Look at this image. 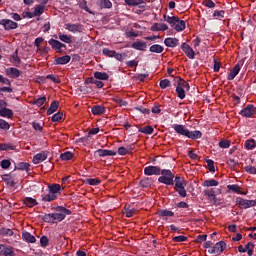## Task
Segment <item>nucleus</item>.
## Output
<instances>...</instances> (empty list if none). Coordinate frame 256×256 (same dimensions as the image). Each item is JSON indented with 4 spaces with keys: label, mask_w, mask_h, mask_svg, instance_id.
Returning a JSON list of instances; mask_svg holds the SVG:
<instances>
[{
    "label": "nucleus",
    "mask_w": 256,
    "mask_h": 256,
    "mask_svg": "<svg viewBox=\"0 0 256 256\" xmlns=\"http://www.w3.org/2000/svg\"><path fill=\"white\" fill-rule=\"evenodd\" d=\"M164 21L169 23V25L175 29V31L181 32L185 31L186 23L184 20L179 19L177 16H167L164 15Z\"/></svg>",
    "instance_id": "nucleus-1"
},
{
    "label": "nucleus",
    "mask_w": 256,
    "mask_h": 256,
    "mask_svg": "<svg viewBox=\"0 0 256 256\" xmlns=\"http://www.w3.org/2000/svg\"><path fill=\"white\" fill-rule=\"evenodd\" d=\"M187 184L185 183V179L180 176L174 177V191L180 195V197L185 198L187 197V190L185 189Z\"/></svg>",
    "instance_id": "nucleus-2"
},
{
    "label": "nucleus",
    "mask_w": 256,
    "mask_h": 256,
    "mask_svg": "<svg viewBox=\"0 0 256 256\" xmlns=\"http://www.w3.org/2000/svg\"><path fill=\"white\" fill-rule=\"evenodd\" d=\"M160 175L158 183H163V185H174L175 174L171 170H160Z\"/></svg>",
    "instance_id": "nucleus-3"
},
{
    "label": "nucleus",
    "mask_w": 256,
    "mask_h": 256,
    "mask_svg": "<svg viewBox=\"0 0 256 256\" xmlns=\"http://www.w3.org/2000/svg\"><path fill=\"white\" fill-rule=\"evenodd\" d=\"M67 215H71V210L63 206H58L56 207V213H52V218L53 221H58L61 223V221H63Z\"/></svg>",
    "instance_id": "nucleus-4"
},
{
    "label": "nucleus",
    "mask_w": 256,
    "mask_h": 256,
    "mask_svg": "<svg viewBox=\"0 0 256 256\" xmlns=\"http://www.w3.org/2000/svg\"><path fill=\"white\" fill-rule=\"evenodd\" d=\"M225 249H227V243H225V241H219L212 248L208 249V253H210V255L219 256Z\"/></svg>",
    "instance_id": "nucleus-5"
},
{
    "label": "nucleus",
    "mask_w": 256,
    "mask_h": 256,
    "mask_svg": "<svg viewBox=\"0 0 256 256\" xmlns=\"http://www.w3.org/2000/svg\"><path fill=\"white\" fill-rule=\"evenodd\" d=\"M0 25L4 27L5 31H13V29H17V27H19V24L11 19H1Z\"/></svg>",
    "instance_id": "nucleus-6"
},
{
    "label": "nucleus",
    "mask_w": 256,
    "mask_h": 256,
    "mask_svg": "<svg viewBox=\"0 0 256 256\" xmlns=\"http://www.w3.org/2000/svg\"><path fill=\"white\" fill-rule=\"evenodd\" d=\"M172 129H174L175 133H177V135H180V137L187 138L189 135V129L183 124H173Z\"/></svg>",
    "instance_id": "nucleus-7"
},
{
    "label": "nucleus",
    "mask_w": 256,
    "mask_h": 256,
    "mask_svg": "<svg viewBox=\"0 0 256 256\" xmlns=\"http://www.w3.org/2000/svg\"><path fill=\"white\" fill-rule=\"evenodd\" d=\"M49 45L54 49L57 53H63V49H67V45L61 43L59 40H55L51 38L48 41Z\"/></svg>",
    "instance_id": "nucleus-8"
},
{
    "label": "nucleus",
    "mask_w": 256,
    "mask_h": 256,
    "mask_svg": "<svg viewBox=\"0 0 256 256\" xmlns=\"http://www.w3.org/2000/svg\"><path fill=\"white\" fill-rule=\"evenodd\" d=\"M256 113V107L253 104H248L244 109L239 113L242 117L250 118L253 117Z\"/></svg>",
    "instance_id": "nucleus-9"
},
{
    "label": "nucleus",
    "mask_w": 256,
    "mask_h": 256,
    "mask_svg": "<svg viewBox=\"0 0 256 256\" xmlns=\"http://www.w3.org/2000/svg\"><path fill=\"white\" fill-rule=\"evenodd\" d=\"M237 205H239L240 209H250V207L256 206L255 200H245L243 198H237Z\"/></svg>",
    "instance_id": "nucleus-10"
},
{
    "label": "nucleus",
    "mask_w": 256,
    "mask_h": 256,
    "mask_svg": "<svg viewBox=\"0 0 256 256\" xmlns=\"http://www.w3.org/2000/svg\"><path fill=\"white\" fill-rule=\"evenodd\" d=\"M65 27L70 33H83V25L80 23H67L65 24Z\"/></svg>",
    "instance_id": "nucleus-11"
},
{
    "label": "nucleus",
    "mask_w": 256,
    "mask_h": 256,
    "mask_svg": "<svg viewBox=\"0 0 256 256\" xmlns=\"http://www.w3.org/2000/svg\"><path fill=\"white\" fill-rule=\"evenodd\" d=\"M144 175L150 177L151 175H161V168L159 166H148L144 168Z\"/></svg>",
    "instance_id": "nucleus-12"
},
{
    "label": "nucleus",
    "mask_w": 256,
    "mask_h": 256,
    "mask_svg": "<svg viewBox=\"0 0 256 256\" xmlns=\"http://www.w3.org/2000/svg\"><path fill=\"white\" fill-rule=\"evenodd\" d=\"M181 49L183 53H185V55L188 57V59H195V51L193 50V48H191V46H189V44L185 42L182 43Z\"/></svg>",
    "instance_id": "nucleus-13"
},
{
    "label": "nucleus",
    "mask_w": 256,
    "mask_h": 256,
    "mask_svg": "<svg viewBox=\"0 0 256 256\" xmlns=\"http://www.w3.org/2000/svg\"><path fill=\"white\" fill-rule=\"evenodd\" d=\"M47 157H49L48 152L42 151L33 157L32 162L34 163V165H39V163H43V161H46Z\"/></svg>",
    "instance_id": "nucleus-14"
},
{
    "label": "nucleus",
    "mask_w": 256,
    "mask_h": 256,
    "mask_svg": "<svg viewBox=\"0 0 256 256\" xmlns=\"http://www.w3.org/2000/svg\"><path fill=\"white\" fill-rule=\"evenodd\" d=\"M95 155H98V157H115L117 152L113 150L98 149L95 151Z\"/></svg>",
    "instance_id": "nucleus-15"
},
{
    "label": "nucleus",
    "mask_w": 256,
    "mask_h": 256,
    "mask_svg": "<svg viewBox=\"0 0 256 256\" xmlns=\"http://www.w3.org/2000/svg\"><path fill=\"white\" fill-rule=\"evenodd\" d=\"M174 81L176 83V87H180L182 89H185L186 91H189V89H191V86L189 85V83H187V81H185L179 76L175 77Z\"/></svg>",
    "instance_id": "nucleus-16"
},
{
    "label": "nucleus",
    "mask_w": 256,
    "mask_h": 256,
    "mask_svg": "<svg viewBox=\"0 0 256 256\" xmlns=\"http://www.w3.org/2000/svg\"><path fill=\"white\" fill-rule=\"evenodd\" d=\"M239 71H241V65L236 64L235 67L228 72L227 80L233 81V79L239 75Z\"/></svg>",
    "instance_id": "nucleus-17"
},
{
    "label": "nucleus",
    "mask_w": 256,
    "mask_h": 256,
    "mask_svg": "<svg viewBox=\"0 0 256 256\" xmlns=\"http://www.w3.org/2000/svg\"><path fill=\"white\" fill-rule=\"evenodd\" d=\"M6 75L12 79H18V77H21V71L17 68L10 67L6 69Z\"/></svg>",
    "instance_id": "nucleus-18"
},
{
    "label": "nucleus",
    "mask_w": 256,
    "mask_h": 256,
    "mask_svg": "<svg viewBox=\"0 0 256 256\" xmlns=\"http://www.w3.org/2000/svg\"><path fill=\"white\" fill-rule=\"evenodd\" d=\"M71 61V57L69 55H64L58 58H55L54 65H67Z\"/></svg>",
    "instance_id": "nucleus-19"
},
{
    "label": "nucleus",
    "mask_w": 256,
    "mask_h": 256,
    "mask_svg": "<svg viewBox=\"0 0 256 256\" xmlns=\"http://www.w3.org/2000/svg\"><path fill=\"white\" fill-rule=\"evenodd\" d=\"M63 188H61V186L59 184H49L48 185V191L49 193H51L52 195H61V191Z\"/></svg>",
    "instance_id": "nucleus-20"
},
{
    "label": "nucleus",
    "mask_w": 256,
    "mask_h": 256,
    "mask_svg": "<svg viewBox=\"0 0 256 256\" xmlns=\"http://www.w3.org/2000/svg\"><path fill=\"white\" fill-rule=\"evenodd\" d=\"M201 137H203V133L199 130H188V136L187 139H192V141H195L197 139H201Z\"/></svg>",
    "instance_id": "nucleus-21"
},
{
    "label": "nucleus",
    "mask_w": 256,
    "mask_h": 256,
    "mask_svg": "<svg viewBox=\"0 0 256 256\" xmlns=\"http://www.w3.org/2000/svg\"><path fill=\"white\" fill-rule=\"evenodd\" d=\"M102 55H105L106 57H114V59H121V56H119V53L115 52V50H110L109 48H104L102 50Z\"/></svg>",
    "instance_id": "nucleus-22"
},
{
    "label": "nucleus",
    "mask_w": 256,
    "mask_h": 256,
    "mask_svg": "<svg viewBox=\"0 0 256 256\" xmlns=\"http://www.w3.org/2000/svg\"><path fill=\"white\" fill-rule=\"evenodd\" d=\"M164 45H166V47H170L173 49V48L177 47V45H179V39L171 38V37L166 38L164 40Z\"/></svg>",
    "instance_id": "nucleus-23"
},
{
    "label": "nucleus",
    "mask_w": 256,
    "mask_h": 256,
    "mask_svg": "<svg viewBox=\"0 0 256 256\" xmlns=\"http://www.w3.org/2000/svg\"><path fill=\"white\" fill-rule=\"evenodd\" d=\"M3 256H15V251L13 246H7V245H3L2 247V254Z\"/></svg>",
    "instance_id": "nucleus-24"
},
{
    "label": "nucleus",
    "mask_w": 256,
    "mask_h": 256,
    "mask_svg": "<svg viewBox=\"0 0 256 256\" xmlns=\"http://www.w3.org/2000/svg\"><path fill=\"white\" fill-rule=\"evenodd\" d=\"M23 204L26 206V207H35L36 205H39V203L37 202L36 199L32 198V197H25L23 199Z\"/></svg>",
    "instance_id": "nucleus-25"
},
{
    "label": "nucleus",
    "mask_w": 256,
    "mask_h": 256,
    "mask_svg": "<svg viewBox=\"0 0 256 256\" xmlns=\"http://www.w3.org/2000/svg\"><path fill=\"white\" fill-rule=\"evenodd\" d=\"M132 49H136V51H145V49H147V43L136 41L132 44Z\"/></svg>",
    "instance_id": "nucleus-26"
},
{
    "label": "nucleus",
    "mask_w": 256,
    "mask_h": 256,
    "mask_svg": "<svg viewBox=\"0 0 256 256\" xmlns=\"http://www.w3.org/2000/svg\"><path fill=\"white\" fill-rule=\"evenodd\" d=\"M91 111L94 115H105L106 108L105 106L95 105L92 107Z\"/></svg>",
    "instance_id": "nucleus-27"
},
{
    "label": "nucleus",
    "mask_w": 256,
    "mask_h": 256,
    "mask_svg": "<svg viewBox=\"0 0 256 256\" xmlns=\"http://www.w3.org/2000/svg\"><path fill=\"white\" fill-rule=\"evenodd\" d=\"M22 239L23 241H25L26 243H35L37 241V239L35 238V236H33L31 233L29 232H23L22 233Z\"/></svg>",
    "instance_id": "nucleus-28"
},
{
    "label": "nucleus",
    "mask_w": 256,
    "mask_h": 256,
    "mask_svg": "<svg viewBox=\"0 0 256 256\" xmlns=\"http://www.w3.org/2000/svg\"><path fill=\"white\" fill-rule=\"evenodd\" d=\"M97 5L100 9H111L113 7V3L110 0H98Z\"/></svg>",
    "instance_id": "nucleus-29"
},
{
    "label": "nucleus",
    "mask_w": 256,
    "mask_h": 256,
    "mask_svg": "<svg viewBox=\"0 0 256 256\" xmlns=\"http://www.w3.org/2000/svg\"><path fill=\"white\" fill-rule=\"evenodd\" d=\"M167 29H169V26L163 23H155L151 26V31H167Z\"/></svg>",
    "instance_id": "nucleus-30"
},
{
    "label": "nucleus",
    "mask_w": 256,
    "mask_h": 256,
    "mask_svg": "<svg viewBox=\"0 0 256 256\" xmlns=\"http://www.w3.org/2000/svg\"><path fill=\"white\" fill-rule=\"evenodd\" d=\"M59 109V101L54 100L51 102L50 107L47 110V115H53Z\"/></svg>",
    "instance_id": "nucleus-31"
},
{
    "label": "nucleus",
    "mask_w": 256,
    "mask_h": 256,
    "mask_svg": "<svg viewBox=\"0 0 256 256\" xmlns=\"http://www.w3.org/2000/svg\"><path fill=\"white\" fill-rule=\"evenodd\" d=\"M13 110L9 108H2L0 109V117H7V119L13 118Z\"/></svg>",
    "instance_id": "nucleus-32"
},
{
    "label": "nucleus",
    "mask_w": 256,
    "mask_h": 256,
    "mask_svg": "<svg viewBox=\"0 0 256 256\" xmlns=\"http://www.w3.org/2000/svg\"><path fill=\"white\" fill-rule=\"evenodd\" d=\"M157 215H159L162 218L175 217V212L167 210V209H160V210H158Z\"/></svg>",
    "instance_id": "nucleus-33"
},
{
    "label": "nucleus",
    "mask_w": 256,
    "mask_h": 256,
    "mask_svg": "<svg viewBox=\"0 0 256 256\" xmlns=\"http://www.w3.org/2000/svg\"><path fill=\"white\" fill-rule=\"evenodd\" d=\"M94 79H99V81H108L109 80V74L106 72H95L94 73Z\"/></svg>",
    "instance_id": "nucleus-34"
},
{
    "label": "nucleus",
    "mask_w": 256,
    "mask_h": 256,
    "mask_svg": "<svg viewBox=\"0 0 256 256\" xmlns=\"http://www.w3.org/2000/svg\"><path fill=\"white\" fill-rule=\"evenodd\" d=\"M58 38L60 39V41H62L63 43H73V38L67 34H63V33H58Z\"/></svg>",
    "instance_id": "nucleus-35"
},
{
    "label": "nucleus",
    "mask_w": 256,
    "mask_h": 256,
    "mask_svg": "<svg viewBox=\"0 0 256 256\" xmlns=\"http://www.w3.org/2000/svg\"><path fill=\"white\" fill-rule=\"evenodd\" d=\"M153 184V179L151 178H143L140 180V185L141 187H143L144 189H147L148 187H151V185Z\"/></svg>",
    "instance_id": "nucleus-36"
},
{
    "label": "nucleus",
    "mask_w": 256,
    "mask_h": 256,
    "mask_svg": "<svg viewBox=\"0 0 256 256\" xmlns=\"http://www.w3.org/2000/svg\"><path fill=\"white\" fill-rule=\"evenodd\" d=\"M150 53H163L165 51V48L159 44H154L149 49Z\"/></svg>",
    "instance_id": "nucleus-37"
},
{
    "label": "nucleus",
    "mask_w": 256,
    "mask_h": 256,
    "mask_svg": "<svg viewBox=\"0 0 256 256\" xmlns=\"http://www.w3.org/2000/svg\"><path fill=\"white\" fill-rule=\"evenodd\" d=\"M73 157H74V154H72L71 151H66L60 154L61 161H71Z\"/></svg>",
    "instance_id": "nucleus-38"
},
{
    "label": "nucleus",
    "mask_w": 256,
    "mask_h": 256,
    "mask_svg": "<svg viewBox=\"0 0 256 256\" xmlns=\"http://www.w3.org/2000/svg\"><path fill=\"white\" fill-rule=\"evenodd\" d=\"M153 126H145L143 128H139V133H144V135H153Z\"/></svg>",
    "instance_id": "nucleus-39"
},
{
    "label": "nucleus",
    "mask_w": 256,
    "mask_h": 256,
    "mask_svg": "<svg viewBox=\"0 0 256 256\" xmlns=\"http://www.w3.org/2000/svg\"><path fill=\"white\" fill-rule=\"evenodd\" d=\"M44 11H45V6L37 5L35 7L33 15H34V17H41V15H43Z\"/></svg>",
    "instance_id": "nucleus-40"
},
{
    "label": "nucleus",
    "mask_w": 256,
    "mask_h": 256,
    "mask_svg": "<svg viewBox=\"0 0 256 256\" xmlns=\"http://www.w3.org/2000/svg\"><path fill=\"white\" fill-rule=\"evenodd\" d=\"M86 185H93V186H97V185H101V179L99 178H87L85 180Z\"/></svg>",
    "instance_id": "nucleus-41"
},
{
    "label": "nucleus",
    "mask_w": 256,
    "mask_h": 256,
    "mask_svg": "<svg viewBox=\"0 0 256 256\" xmlns=\"http://www.w3.org/2000/svg\"><path fill=\"white\" fill-rule=\"evenodd\" d=\"M245 147L248 151H251L253 149H255L256 147V141L255 139H249L245 141Z\"/></svg>",
    "instance_id": "nucleus-42"
},
{
    "label": "nucleus",
    "mask_w": 256,
    "mask_h": 256,
    "mask_svg": "<svg viewBox=\"0 0 256 256\" xmlns=\"http://www.w3.org/2000/svg\"><path fill=\"white\" fill-rule=\"evenodd\" d=\"M29 167H31V165L27 162H20L15 165V169H18V171H25L29 169Z\"/></svg>",
    "instance_id": "nucleus-43"
},
{
    "label": "nucleus",
    "mask_w": 256,
    "mask_h": 256,
    "mask_svg": "<svg viewBox=\"0 0 256 256\" xmlns=\"http://www.w3.org/2000/svg\"><path fill=\"white\" fill-rule=\"evenodd\" d=\"M219 185V182L215 179L205 180L203 182L204 187H217Z\"/></svg>",
    "instance_id": "nucleus-44"
},
{
    "label": "nucleus",
    "mask_w": 256,
    "mask_h": 256,
    "mask_svg": "<svg viewBox=\"0 0 256 256\" xmlns=\"http://www.w3.org/2000/svg\"><path fill=\"white\" fill-rule=\"evenodd\" d=\"M55 199H57V195H54L51 192L42 197V201L47 203H51V201H55Z\"/></svg>",
    "instance_id": "nucleus-45"
},
{
    "label": "nucleus",
    "mask_w": 256,
    "mask_h": 256,
    "mask_svg": "<svg viewBox=\"0 0 256 256\" xmlns=\"http://www.w3.org/2000/svg\"><path fill=\"white\" fill-rule=\"evenodd\" d=\"M218 145L221 149H229V147H231V141L227 139H221Z\"/></svg>",
    "instance_id": "nucleus-46"
},
{
    "label": "nucleus",
    "mask_w": 256,
    "mask_h": 256,
    "mask_svg": "<svg viewBox=\"0 0 256 256\" xmlns=\"http://www.w3.org/2000/svg\"><path fill=\"white\" fill-rule=\"evenodd\" d=\"M126 5H129V7H135L137 5H142V3H145L143 0H125Z\"/></svg>",
    "instance_id": "nucleus-47"
},
{
    "label": "nucleus",
    "mask_w": 256,
    "mask_h": 256,
    "mask_svg": "<svg viewBox=\"0 0 256 256\" xmlns=\"http://www.w3.org/2000/svg\"><path fill=\"white\" fill-rule=\"evenodd\" d=\"M213 17L215 19H224L225 18V10H215L213 12Z\"/></svg>",
    "instance_id": "nucleus-48"
},
{
    "label": "nucleus",
    "mask_w": 256,
    "mask_h": 256,
    "mask_svg": "<svg viewBox=\"0 0 256 256\" xmlns=\"http://www.w3.org/2000/svg\"><path fill=\"white\" fill-rule=\"evenodd\" d=\"M63 119V112H57L51 118L52 123H59Z\"/></svg>",
    "instance_id": "nucleus-49"
},
{
    "label": "nucleus",
    "mask_w": 256,
    "mask_h": 256,
    "mask_svg": "<svg viewBox=\"0 0 256 256\" xmlns=\"http://www.w3.org/2000/svg\"><path fill=\"white\" fill-rule=\"evenodd\" d=\"M46 101H47V97L43 96L38 99H35L33 102V105H37V107H41L42 105H45Z\"/></svg>",
    "instance_id": "nucleus-50"
},
{
    "label": "nucleus",
    "mask_w": 256,
    "mask_h": 256,
    "mask_svg": "<svg viewBox=\"0 0 256 256\" xmlns=\"http://www.w3.org/2000/svg\"><path fill=\"white\" fill-rule=\"evenodd\" d=\"M185 91H186L185 88L176 86V93L179 99H185Z\"/></svg>",
    "instance_id": "nucleus-51"
},
{
    "label": "nucleus",
    "mask_w": 256,
    "mask_h": 256,
    "mask_svg": "<svg viewBox=\"0 0 256 256\" xmlns=\"http://www.w3.org/2000/svg\"><path fill=\"white\" fill-rule=\"evenodd\" d=\"M0 129H3L4 131H9V129H11V125H9V122L0 119Z\"/></svg>",
    "instance_id": "nucleus-52"
},
{
    "label": "nucleus",
    "mask_w": 256,
    "mask_h": 256,
    "mask_svg": "<svg viewBox=\"0 0 256 256\" xmlns=\"http://www.w3.org/2000/svg\"><path fill=\"white\" fill-rule=\"evenodd\" d=\"M206 163L210 173H215V161L211 159H207Z\"/></svg>",
    "instance_id": "nucleus-53"
},
{
    "label": "nucleus",
    "mask_w": 256,
    "mask_h": 256,
    "mask_svg": "<svg viewBox=\"0 0 256 256\" xmlns=\"http://www.w3.org/2000/svg\"><path fill=\"white\" fill-rule=\"evenodd\" d=\"M227 189L229 190V191H232V193H240L239 192V190L241 189V187H239V185H237V184H230V185H228L227 186Z\"/></svg>",
    "instance_id": "nucleus-54"
},
{
    "label": "nucleus",
    "mask_w": 256,
    "mask_h": 256,
    "mask_svg": "<svg viewBox=\"0 0 256 256\" xmlns=\"http://www.w3.org/2000/svg\"><path fill=\"white\" fill-rule=\"evenodd\" d=\"M42 220L44 221V223H54L53 213L45 214L44 216H42Z\"/></svg>",
    "instance_id": "nucleus-55"
},
{
    "label": "nucleus",
    "mask_w": 256,
    "mask_h": 256,
    "mask_svg": "<svg viewBox=\"0 0 256 256\" xmlns=\"http://www.w3.org/2000/svg\"><path fill=\"white\" fill-rule=\"evenodd\" d=\"M187 239H189V238L187 236H183V235L173 237L174 243H183V242L187 241Z\"/></svg>",
    "instance_id": "nucleus-56"
},
{
    "label": "nucleus",
    "mask_w": 256,
    "mask_h": 256,
    "mask_svg": "<svg viewBox=\"0 0 256 256\" xmlns=\"http://www.w3.org/2000/svg\"><path fill=\"white\" fill-rule=\"evenodd\" d=\"M0 167H2L3 169H9L11 167V160L9 159L2 160L0 163Z\"/></svg>",
    "instance_id": "nucleus-57"
},
{
    "label": "nucleus",
    "mask_w": 256,
    "mask_h": 256,
    "mask_svg": "<svg viewBox=\"0 0 256 256\" xmlns=\"http://www.w3.org/2000/svg\"><path fill=\"white\" fill-rule=\"evenodd\" d=\"M41 247H49V238L47 236H42L40 238Z\"/></svg>",
    "instance_id": "nucleus-58"
},
{
    "label": "nucleus",
    "mask_w": 256,
    "mask_h": 256,
    "mask_svg": "<svg viewBox=\"0 0 256 256\" xmlns=\"http://www.w3.org/2000/svg\"><path fill=\"white\" fill-rule=\"evenodd\" d=\"M0 233H1V235H7L8 237H13V235H14L13 230H11L9 228H2Z\"/></svg>",
    "instance_id": "nucleus-59"
},
{
    "label": "nucleus",
    "mask_w": 256,
    "mask_h": 256,
    "mask_svg": "<svg viewBox=\"0 0 256 256\" xmlns=\"http://www.w3.org/2000/svg\"><path fill=\"white\" fill-rule=\"evenodd\" d=\"M244 171L246 173H249L250 175H256V167L255 166H246L244 168Z\"/></svg>",
    "instance_id": "nucleus-60"
},
{
    "label": "nucleus",
    "mask_w": 256,
    "mask_h": 256,
    "mask_svg": "<svg viewBox=\"0 0 256 256\" xmlns=\"http://www.w3.org/2000/svg\"><path fill=\"white\" fill-rule=\"evenodd\" d=\"M160 87L162 89H167V87H171V81L169 79H164L160 81Z\"/></svg>",
    "instance_id": "nucleus-61"
},
{
    "label": "nucleus",
    "mask_w": 256,
    "mask_h": 256,
    "mask_svg": "<svg viewBox=\"0 0 256 256\" xmlns=\"http://www.w3.org/2000/svg\"><path fill=\"white\" fill-rule=\"evenodd\" d=\"M46 79H50L53 83H61V79H59L58 76H55L53 74H49L46 76Z\"/></svg>",
    "instance_id": "nucleus-62"
},
{
    "label": "nucleus",
    "mask_w": 256,
    "mask_h": 256,
    "mask_svg": "<svg viewBox=\"0 0 256 256\" xmlns=\"http://www.w3.org/2000/svg\"><path fill=\"white\" fill-rule=\"evenodd\" d=\"M227 165H229V167H231L232 169H235V167H237V165H239V162H237V160L230 158L227 161Z\"/></svg>",
    "instance_id": "nucleus-63"
},
{
    "label": "nucleus",
    "mask_w": 256,
    "mask_h": 256,
    "mask_svg": "<svg viewBox=\"0 0 256 256\" xmlns=\"http://www.w3.org/2000/svg\"><path fill=\"white\" fill-rule=\"evenodd\" d=\"M135 211H137L135 208H127L125 212V217H133V215H135Z\"/></svg>",
    "instance_id": "nucleus-64"
}]
</instances>
